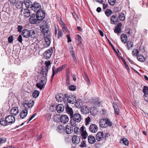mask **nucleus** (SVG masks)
I'll list each match as a JSON object with an SVG mask.
<instances>
[{
    "label": "nucleus",
    "mask_w": 148,
    "mask_h": 148,
    "mask_svg": "<svg viewBox=\"0 0 148 148\" xmlns=\"http://www.w3.org/2000/svg\"><path fill=\"white\" fill-rule=\"evenodd\" d=\"M17 40L19 42L22 43L23 41V39L22 36L21 35H20L18 37Z\"/></svg>",
    "instance_id": "nucleus-58"
},
{
    "label": "nucleus",
    "mask_w": 148,
    "mask_h": 148,
    "mask_svg": "<svg viewBox=\"0 0 148 148\" xmlns=\"http://www.w3.org/2000/svg\"><path fill=\"white\" fill-rule=\"evenodd\" d=\"M69 50L70 51L73 59L74 60L75 62L76 63H77V59L75 56L73 47L71 45L70 46L69 48Z\"/></svg>",
    "instance_id": "nucleus-13"
},
{
    "label": "nucleus",
    "mask_w": 148,
    "mask_h": 148,
    "mask_svg": "<svg viewBox=\"0 0 148 148\" xmlns=\"http://www.w3.org/2000/svg\"><path fill=\"white\" fill-rule=\"evenodd\" d=\"M36 15L37 17L38 21H41L45 18V11L42 10L37 12Z\"/></svg>",
    "instance_id": "nucleus-5"
},
{
    "label": "nucleus",
    "mask_w": 148,
    "mask_h": 148,
    "mask_svg": "<svg viewBox=\"0 0 148 148\" xmlns=\"http://www.w3.org/2000/svg\"><path fill=\"white\" fill-rule=\"evenodd\" d=\"M70 90L72 91H74L76 89V86L74 85H71L69 86Z\"/></svg>",
    "instance_id": "nucleus-54"
},
{
    "label": "nucleus",
    "mask_w": 148,
    "mask_h": 148,
    "mask_svg": "<svg viewBox=\"0 0 148 148\" xmlns=\"http://www.w3.org/2000/svg\"><path fill=\"white\" fill-rule=\"evenodd\" d=\"M5 120L8 124H12L15 122V117L12 115H8L5 118Z\"/></svg>",
    "instance_id": "nucleus-8"
},
{
    "label": "nucleus",
    "mask_w": 148,
    "mask_h": 148,
    "mask_svg": "<svg viewBox=\"0 0 148 148\" xmlns=\"http://www.w3.org/2000/svg\"><path fill=\"white\" fill-rule=\"evenodd\" d=\"M86 146V142L85 141H83L80 145V146L81 147H84Z\"/></svg>",
    "instance_id": "nucleus-61"
},
{
    "label": "nucleus",
    "mask_w": 148,
    "mask_h": 148,
    "mask_svg": "<svg viewBox=\"0 0 148 148\" xmlns=\"http://www.w3.org/2000/svg\"><path fill=\"white\" fill-rule=\"evenodd\" d=\"M7 139L5 138H0V144L5 143Z\"/></svg>",
    "instance_id": "nucleus-51"
},
{
    "label": "nucleus",
    "mask_w": 148,
    "mask_h": 148,
    "mask_svg": "<svg viewBox=\"0 0 148 148\" xmlns=\"http://www.w3.org/2000/svg\"><path fill=\"white\" fill-rule=\"evenodd\" d=\"M46 84H44L38 81V82L36 84V86L38 88L42 90L45 86Z\"/></svg>",
    "instance_id": "nucleus-34"
},
{
    "label": "nucleus",
    "mask_w": 148,
    "mask_h": 148,
    "mask_svg": "<svg viewBox=\"0 0 148 148\" xmlns=\"http://www.w3.org/2000/svg\"><path fill=\"white\" fill-rule=\"evenodd\" d=\"M13 37L12 36H10L8 38V42L10 43H12L13 40Z\"/></svg>",
    "instance_id": "nucleus-53"
},
{
    "label": "nucleus",
    "mask_w": 148,
    "mask_h": 148,
    "mask_svg": "<svg viewBox=\"0 0 148 148\" xmlns=\"http://www.w3.org/2000/svg\"><path fill=\"white\" fill-rule=\"evenodd\" d=\"M90 121V117H88L86 119V125H87L89 124V123Z\"/></svg>",
    "instance_id": "nucleus-56"
},
{
    "label": "nucleus",
    "mask_w": 148,
    "mask_h": 148,
    "mask_svg": "<svg viewBox=\"0 0 148 148\" xmlns=\"http://www.w3.org/2000/svg\"><path fill=\"white\" fill-rule=\"evenodd\" d=\"M73 129L69 125H67L66 126V129L64 130L65 132L67 134H70L73 131Z\"/></svg>",
    "instance_id": "nucleus-30"
},
{
    "label": "nucleus",
    "mask_w": 148,
    "mask_h": 148,
    "mask_svg": "<svg viewBox=\"0 0 148 148\" xmlns=\"http://www.w3.org/2000/svg\"><path fill=\"white\" fill-rule=\"evenodd\" d=\"M65 96L64 99L66 103L67 102H69V103L73 104L76 101L75 97L73 95L65 94Z\"/></svg>",
    "instance_id": "nucleus-3"
},
{
    "label": "nucleus",
    "mask_w": 148,
    "mask_h": 148,
    "mask_svg": "<svg viewBox=\"0 0 148 148\" xmlns=\"http://www.w3.org/2000/svg\"><path fill=\"white\" fill-rule=\"evenodd\" d=\"M84 77L85 78V80L87 82V84L89 85L90 84V81L89 78L87 75H85L84 76Z\"/></svg>",
    "instance_id": "nucleus-49"
},
{
    "label": "nucleus",
    "mask_w": 148,
    "mask_h": 148,
    "mask_svg": "<svg viewBox=\"0 0 148 148\" xmlns=\"http://www.w3.org/2000/svg\"><path fill=\"white\" fill-rule=\"evenodd\" d=\"M69 120L68 116L66 115H62L61 116L60 118L61 122L64 124L67 123Z\"/></svg>",
    "instance_id": "nucleus-10"
},
{
    "label": "nucleus",
    "mask_w": 148,
    "mask_h": 148,
    "mask_svg": "<svg viewBox=\"0 0 148 148\" xmlns=\"http://www.w3.org/2000/svg\"><path fill=\"white\" fill-rule=\"evenodd\" d=\"M120 143H123L125 145L127 146L129 144V141L126 138H123L121 140Z\"/></svg>",
    "instance_id": "nucleus-35"
},
{
    "label": "nucleus",
    "mask_w": 148,
    "mask_h": 148,
    "mask_svg": "<svg viewBox=\"0 0 148 148\" xmlns=\"http://www.w3.org/2000/svg\"><path fill=\"white\" fill-rule=\"evenodd\" d=\"M77 36L78 38V42L80 43H81V40L82 39L81 37L78 34L77 35Z\"/></svg>",
    "instance_id": "nucleus-63"
},
{
    "label": "nucleus",
    "mask_w": 148,
    "mask_h": 148,
    "mask_svg": "<svg viewBox=\"0 0 148 148\" xmlns=\"http://www.w3.org/2000/svg\"><path fill=\"white\" fill-rule=\"evenodd\" d=\"M143 92L144 93V96L146 94H148V87L147 86H144L143 88Z\"/></svg>",
    "instance_id": "nucleus-44"
},
{
    "label": "nucleus",
    "mask_w": 148,
    "mask_h": 148,
    "mask_svg": "<svg viewBox=\"0 0 148 148\" xmlns=\"http://www.w3.org/2000/svg\"><path fill=\"white\" fill-rule=\"evenodd\" d=\"M127 42V43L126 45L127 48L128 50H129L133 46V42L132 41H129L128 42Z\"/></svg>",
    "instance_id": "nucleus-33"
},
{
    "label": "nucleus",
    "mask_w": 148,
    "mask_h": 148,
    "mask_svg": "<svg viewBox=\"0 0 148 148\" xmlns=\"http://www.w3.org/2000/svg\"><path fill=\"white\" fill-rule=\"evenodd\" d=\"M110 23L112 24H116L118 22V18L117 17V15L115 14L112 15L110 19Z\"/></svg>",
    "instance_id": "nucleus-12"
},
{
    "label": "nucleus",
    "mask_w": 148,
    "mask_h": 148,
    "mask_svg": "<svg viewBox=\"0 0 148 148\" xmlns=\"http://www.w3.org/2000/svg\"><path fill=\"white\" fill-rule=\"evenodd\" d=\"M137 60L139 61L143 62L145 61V58L142 55H139L137 56Z\"/></svg>",
    "instance_id": "nucleus-37"
},
{
    "label": "nucleus",
    "mask_w": 148,
    "mask_h": 148,
    "mask_svg": "<svg viewBox=\"0 0 148 148\" xmlns=\"http://www.w3.org/2000/svg\"><path fill=\"white\" fill-rule=\"evenodd\" d=\"M24 3L27 8L30 7L31 2L29 0H24Z\"/></svg>",
    "instance_id": "nucleus-39"
},
{
    "label": "nucleus",
    "mask_w": 148,
    "mask_h": 148,
    "mask_svg": "<svg viewBox=\"0 0 148 148\" xmlns=\"http://www.w3.org/2000/svg\"><path fill=\"white\" fill-rule=\"evenodd\" d=\"M23 28V27L22 26H21V25H18V27L17 28V29H18V31L19 32H21Z\"/></svg>",
    "instance_id": "nucleus-60"
},
{
    "label": "nucleus",
    "mask_w": 148,
    "mask_h": 148,
    "mask_svg": "<svg viewBox=\"0 0 148 148\" xmlns=\"http://www.w3.org/2000/svg\"><path fill=\"white\" fill-rule=\"evenodd\" d=\"M104 136V134L102 132H98L96 136V138L98 141L101 140Z\"/></svg>",
    "instance_id": "nucleus-14"
},
{
    "label": "nucleus",
    "mask_w": 148,
    "mask_h": 148,
    "mask_svg": "<svg viewBox=\"0 0 148 148\" xmlns=\"http://www.w3.org/2000/svg\"><path fill=\"white\" fill-rule=\"evenodd\" d=\"M47 68H45L42 70V71L40 74H47Z\"/></svg>",
    "instance_id": "nucleus-52"
},
{
    "label": "nucleus",
    "mask_w": 148,
    "mask_h": 148,
    "mask_svg": "<svg viewBox=\"0 0 148 148\" xmlns=\"http://www.w3.org/2000/svg\"><path fill=\"white\" fill-rule=\"evenodd\" d=\"M34 104V101H28L27 100H25L24 101L23 105L25 109L23 110L20 114V116L22 119H24L27 115L28 110L27 108H31Z\"/></svg>",
    "instance_id": "nucleus-1"
},
{
    "label": "nucleus",
    "mask_w": 148,
    "mask_h": 148,
    "mask_svg": "<svg viewBox=\"0 0 148 148\" xmlns=\"http://www.w3.org/2000/svg\"><path fill=\"white\" fill-rule=\"evenodd\" d=\"M75 127L74 129V132L75 133L78 134L79 132V130L80 129L78 127H75Z\"/></svg>",
    "instance_id": "nucleus-57"
},
{
    "label": "nucleus",
    "mask_w": 148,
    "mask_h": 148,
    "mask_svg": "<svg viewBox=\"0 0 148 148\" xmlns=\"http://www.w3.org/2000/svg\"><path fill=\"white\" fill-rule=\"evenodd\" d=\"M121 41L124 43H126L127 41V37L125 34H122L121 36Z\"/></svg>",
    "instance_id": "nucleus-29"
},
{
    "label": "nucleus",
    "mask_w": 148,
    "mask_h": 148,
    "mask_svg": "<svg viewBox=\"0 0 148 148\" xmlns=\"http://www.w3.org/2000/svg\"><path fill=\"white\" fill-rule=\"evenodd\" d=\"M66 111L67 113L69 115L70 117L73 114V112L72 109L69 107L68 105L66 104L65 107Z\"/></svg>",
    "instance_id": "nucleus-24"
},
{
    "label": "nucleus",
    "mask_w": 148,
    "mask_h": 148,
    "mask_svg": "<svg viewBox=\"0 0 148 148\" xmlns=\"http://www.w3.org/2000/svg\"><path fill=\"white\" fill-rule=\"evenodd\" d=\"M144 96V100L148 102V94H146Z\"/></svg>",
    "instance_id": "nucleus-64"
},
{
    "label": "nucleus",
    "mask_w": 148,
    "mask_h": 148,
    "mask_svg": "<svg viewBox=\"0 0 148 148\" xmlns=\"http://www.w3.org/2000/svg\"><path fill=\"white\" fill-rule=\"evenodd\" d=\"M8 1L10 2V3L13 5H14L17 1L16 0H8Z\"/></svg>",
    "instance_id": "nucleus-59"
},
{
    "label": "nucleus",
    "mask_w": 148,
    "mask_h": 148,
    "mask_svg": "<svg viewBox=\"0 0 148 148\" xmlns=\"http://www.w3.org/2000/svg\"><path fill=\"white\" fill-rule=\"evenodd\" d=\"M41 75V76L40 77L39 79V82L41 83H42L44 84H46L47 82V75Z\"/></svg>",
    "instance_id": "nucleus-21"
},
{
    "label": "nucleus",
    "mask_w": 148,
    "mask_h": 148,
    "mask_svg": "<svg viewBox=\"0 0 148 148\" xmlns=\"http://www.w3.org/2000/svg\"><path fill=\"white\" fill-rule=\"evenodd\" d=\"M39 92L38 90L35 91L32 94V96L34 98H36L38 97L39 95Z\"/></svg>",
    "instance_id": "nucleus-45"
},
{
    "label": "nucleus",
    "mask_w": 148,
    "mask_h": 148,
    "mask_svg": "<svg viewBox=\"0 0 148 148\" xmlns=\"http://www.w3.org/2000/svg\"><path fill=\"white\" fill-rule=\"evenodd\" d=\"M44 41L43 43L44 47H47L49 46L51 43L50 36L49 35H47L46 36H44Z\"/></svg>",
    "instance_id": "nucleus-7"
},
{
    "label": "nucleus",
    "mask_w": 148,
    "mask_h": 148,
    "mask_svg": "<svg viewBox=\"0 0 148 148\" xmlns=\"http://www.w3.org/2000/svg\"><path fill=\"white\" fill-rule=\"evenodd\" d=\"M80 138L77 135L73 136L72 138V141L74 144H78L80 142Z\"/></svg>",
    "instance_id": "nucleus-15"
},
{
    "label": "nucleus",
    "mask_w": 148,
    "mask_h": 148,
    "mask_svg": "<svg viewBox=\"0 0 148 148\" xmlns=\"http://www.w3.org/2000/svg\"><path fill=\"white\" fill-rule=\"evenodd\" d=\"M21 12L22 13V15H23L25 17H28L30 15V12L29 9H24L23 10L22 9L21 10Z\"/></svg>",
    "instance_id": "nucleus-17"
},
{
    "label": "nucleus",
    "mask_w": 148,
    "mask_h": 148,
    "mask_svg": "<svg viewBox=\"0 0 148 148\" xmlns=\"http://www.w3.org/2000/svg\"><path fill=\"white\" fill-rule=\"evenodd\" d=\"M29 30L27 29H24L22 33V35L25 38H27L29 37Z\"/></svg>",
    "instance_id": "nucleus-26"
},
{
    "label": "nucleus",
    "mask_w": 148,
    "mask_h": 148,
    "mask_svg": "<svg viewBox=\"0 0 148 148\" xmlns=\"http://www.w3.org/2000/svg\"><path fill=\"white\" fill-rule=\"evenodd\" d=\"M105 119H101L99 122V126L101 127H106Z\"/></svg>",
    "instance_id": "nucleus-31"
},
{
    "label": "nucleus",
    "mask_w": 148,
    "mask_h": 148,
    "mask_svg": "<svg viewBox=\"0 0 148 148\" xmlns=\"http://www.w3.org/2000/svg\"><path fill=\"white\" fill-rule=\"evenodd\" d=\"M89 129L90 132L92 133H94L97 132L98 130V127L96 125L93 124L90 125Z\"/></svg>",
    "instance_id": "nucleus-19"
},
{
    "label": "nucleus",
    "mask_w": 148,
    "mask_h": 148,
    "mask_svg": "<svg viewBox=\"0 0 148 148\" xmlns=\"http://www.w3.org/2000/svg\"><path fill=\"white\" fill-rule=\"evenodd\" d=\"M112 13V11L110 9H107L105 12V13L107 17L110 16Z\"/></svg>",
    "instance_id": "nucleus-36"
},
{
    "label": "nucleus",
    "mask_w": 148,
    "mask_h": 148,
    "mask_svg": "<svg viewBox=\"0 0 148 148\" xmlns=\"http://www.w3.org/2000/svg\"><path fill=\"white\" fill-rule=\"evenodd\" d=\"M80 133L81 134L82 138L85 139L88 136V134L86 130H84V128L83 126L79 130Z\"/></svg>",
    "instance_id": "nucleus-9"
},
{
    "label": "nucleus",
    "mask_w": 148,
    "mask_h": 148,
    "mask_svg": "<svg viewBox=\"0 0 148 148\" xmlns=\"http://www.w3.org/2000/svg\"><path fill=\"white\" fill-rule=\"evenodd\" d=\"M125 33L128 35V36H131L132 34L131 29L128 28L125 29Z\"/></svg>",
    "instance_id": "nucleus-43"
},
{
    "label": "nucleus",
    "mask_w": 148,
    "mask_h": 148,
    "mask_svg": "<svg viewBox=\"0 0 148 148\" xmlns=\"http://www.w3.org/2000/svg\"><path fill=\"white\" fill-rule=\"evenodd\" d=\"M36 114H33L29 119V121L27 123H28L30 121H31L35 116Z\"/></svg>",
    "instance_id": "nucleus-62"
},
{
    "label": "nucleus",
    "mask_w": 148,
    "mask_h": 148,
    "mask_svg": "<svg viewBox=\"0 0 148 148\" xmlns=\"http://www.w3.org/2000/svg\"><path fill=\"white\" fill-rule=\"evenodd\" d=\"M38 20L36 15L34 14H32L29 18L30 23L31 24H34Z\"/></svg>",
    "instance_id": "nucleus-16"
},
{
    "label": "nucleus",
    "mask_w": 148,
    "mask_h": 148,
    "mask_svg": "<svg viewBox=\"0 0 148 148\" xmlns=\"http://www.w3.org/2000/svg\"><path fill=\"white\" fill-rule=\"evenodd\" d=\"M109 4L113 6L114 5L116 0H108Z\"/></svg>",
    "instance_id": "nucleus-50"
},
{
    "label": "nucleus",
    "mask_w": 148,
    "mask_h": 148,
    "mask_svg": "<svg viewBox=\"0 0 148 148\" xmlns=\"http://www.w3.org/2000/svg\"><path fill=\"white\" fill-rule=\"evenodd\" d=\"M139 51L136 49H134L132 51V54L133 56H136L139 53Z\"/></svg>",
    "instance_id": "nucleus-46"
},
{
    "label": "nucleus",
    "mask_w": 148,
    "mask_h": 148,
    "mask_svg": "<svg viewBox=\"0 0 148 148\" xmlns=\"http://www.w3.org/2000/svg\"><path fill=\"white\" fill-rule=\"evenodd\" d=\"M106 125H108L109 126L111 127L112 125V123L108 118L105 119Z\"/></svg>",
    "instance_id": "nucleus-40"
},
{
    "label": "nucleus",
    "mask_w": 148,
    "mask_h": 148,
    "mask_svg": "<svg viewBox=\"0 0 148 148\" xmlns=\"http://www.w3.org/2000/svg\"><path fill=\"white\" fill-rule=\"evenodd\" d=\"M122 24L121 23H119L115 27L114 32L116 33H117L118 34L120 33L121 31V27L122 26Z\"/></svg>",
    "instance_id": "nucleus-18"
},
{
    "label": "nucleus",
    "mask_w": 148,
    "mask_h": 148,
    "mask_svg": "<svg viewBox=\"0 0 148 148\" xmlns=\"http://www.w3.org/2000/svg\"><path fill=\"white\" fill-rule=\"evenodd\" d=\"M23 3H22L20 1H17L16 3V4L14 5L18 9H20L22 7V4Z\"/></svg>",
    "instance_id": "nucleus-38"
},
{
    "label": "nucleus",
    "mask_w": 148,
    "mask_h": 148,
    "mask_svg": "<svg viewBox=\"0 0 148 148\" xmlns=\"http://www.w3.org/2000/svg\"><path fill=\"white\" fill-rule=\"evenodd\" d=\"M113 106L115 113L117 115H119V112L118 106L114 103H113Z\"/></svg>",
    "instance_id": "nucleus-32"
},
{
    "label": "nucleus",
    "mask_w": 148,
    "mask_h": 148,
    "mask_svg": "<svg viewBox=\"0 0 148 148\" xmlns=\"http://www.w3.org/2000/svg\"><path fill=\"white\" fill-rule=\"evenodd\" d=\"M11 115L14 116L17 115L19 112L18 108L17 107L13 108L10 111Z\"/></svg>",
    "instance_id": "nucleus-20"
},
{
    "label": "nucleus",
    "mask_w": 148,
    "mask_h": 148,
    "mask_svg": "<svg viewBox=\"0 0 148 148\" xmlns=\"http://www.w3.org/2000/svg\"><path fill=\"white\" fill-rule=\"evenodd\" d=\"M56 109L58 113L62 112L64 110V106L62 104H58L56 107Z\"/></svg>",
    "instance_id": "nucleus-23"
},
{
    "label": "nucleus",
    "mask_w": 148,
    "mask_h": 148,
    "mask_svg": "<svg viewBox=\"0 0 148 148\" xmlns=\"http://www.w3.org/2000/svg\"><path fill=\"white\" fill-rule=\"evenodd\" d=\"M40 29L41 33L44 34V36H46L47 35H49L48 34L49 31L47 24L41 25L40 27Z\"/></svg>",
    "instance_id": "nucleus-4"
},
{
    "label": "nucleus",
    "mask_w": 148,
    "mask_h": 148,
    "mask_svg": "<svg viewBox=\"0 0 148 148\" xmlns=\"http://www.w3.org/2000/svg\"><path fill=\"white\" fill-rule=\"evenodd\" d=\"M65 97V95H63L61 94H60L57 95L56 96V98L57 101H64V102L65 103V100L64 99Z\"/></svg>",
    "instance_id": "nucleus-22"
},
{
    "label": "nucleus",
    "mask_w": 148,
    "mask_h": 148,
    "mask_svg": "<svg viewBox=\"0 0 148 148\" xmlns=\"http://www.w3.org/2000/svg\"><path fill=\"white\" fill-rule=\"evenodd\" d=\"M88 140L89 143L90 144H93L96 141L95 137L91 135H90L88 137Z\"/></svg>",
    "instance_id": "nucleus-28"
},
{
    "label": "nucleus",
    "mask_w": 148,
    "mask_h": 148,
    "mask_svg": "<svg viewBox=\"0 0 148 148\" xmlns=\"http://www.w3.org/2000/svg\"><path fill=\"white\" fill-rule=\"evenodd\" d=\"M71 119V124L73 127L77 126V123L79 122L82 119L81 115L78 113H75L73 114L70 117Z\"/></svg>",
    "instance_id": "nucleus-2"
},
{
    "label": "nucleus",
    "mask_w": 148,
    "mask_h": 148,
    "mask_svg": "<svg viewBox=\"0 0 148 148\" xmlns=\"http://www.w3.org/2000/svg\"><path fill=\"white\" fill-rule=\"evenodd\" d=\"M0 123L3 126H6L8 125V123L4 119H1L0 120Z\"/></svg>",
    "instance_id": "nucleus-48"
},
{
    "label": "nucleus",
    "mask_w": 148,
    "mask_h": 148,
    "mask_svg": "<svg viewBox=\"0 0 148 148\" xmlns=\"http://www.w3.org/2000/svg\"><path fill=\"white\" fill-rule=\"evenodd\" d=\"M63 30H60L58 31V37H61L62 36L63 34Z\"/></svg>",
    "instance_id": "nucleus-55"
},
{
    "label": "nucleus",
    "mask_w": 148,
    "mask_h": 148,
    "mask_svg": "<svg viewBox=\"0 0 148 148\" xmlns=\"http://www.w3.org/2000/svg\"><path fill=\"white\" fill-rule=\"evenodd\" d=\"M81 111L83 114H86L89 112L88 108L86 106H83L81 108Z\"/></svg>",
    "instance_id": "nucleus-27"
},
{
    "label": "nucleus",
    "mask_w": 148,
    "mask_h": 148,
    "mask_svg": "<svg viewBox=\"0 0 148 148\" xmlns=\"http://www.w3.org/2000/svg\"><path fill=\"white\" fill-rule=\"evenodd\" d=\"M65 65H63L62 66H59L57 69L53 66L52 68L53 73L52 74H56L61 71L64 68H65Z\"/></svg>",
    "instance_id": "nucleus-11"
},
{
    "label": "nucleus",
    "mask_w": 148,
    "mask_h": 148,
    "mask_svg": "<svg viewBox=\"0 0 148 148\" xmlns=\"http://www.w3.org/2000/svg\"><path fill=\"white\" fill-rule=\"evenodd\" d=\"M29 37L32 38H34L35 37L36 32L34 30L32 29L29 30Z\"/></svg>",
    "instance_id": "nucleus-41"
},
{
    "label": "nucleus",
    "mask_w": 148,
    "mask_h": 148,
    "mask_svg": "<svg viewBox=\"0 0 148 148\" xmlns=\"http://www.w3.org/2000/svg\"><path fill=\"white\" fill-rule=\"evenodd\" d=\"M119 17L121 21H123L125 20V16L124 14L122 13L119 14Z\"/></svg>",
    "instance_id": "nucleus-42"
},
{
    "label": "nucleus",
    "mask_w": 148,
    "mask_h": 148,
    "mask_svg": "<svg viewBox=\"0 0 148 148\" xmlns=\"http://www.w3.org/2000/svg\"><path fill=\"white\" fill-rule=\"evenodd\" d=\"M51 55V52L50 50H47L45 52L44 54V58L46 59H49Z\"/></svg>",
    "instance_id": "nucleus-25"
},
{
    "label": "nucleus",
    "mask_w": 148,
    "mask_h": 148,
    "mask_svg": "<svg viewBox=\"0 0 148 148\" xmlns=\"http://www.w3.org/2000/svg\"><path fill=\"white\" fill-rule=\"evenodd\" d=\"M75 102V105L76 107L78 108L81 107L82 103H81L80 100L76 101Z\"/></svg>",
    "instance_id": "nucleus-47"
},
{
    "label": "nucleus",
    "mask_w": 148,
    "mask_h": 148,
    "mask_svg": "<svg viewBox=\"0 0 148 148\" xmlns=\"http://www.w3.org/2000/svg\"><path fill=\"white\" fill-rule=\"evenodd\" d=\"M30 8L36 12L41 10V6L38 3H34L32 4Z\"/></svg>",
    "instance_id": "nucleus-6"
}]
</instances>
